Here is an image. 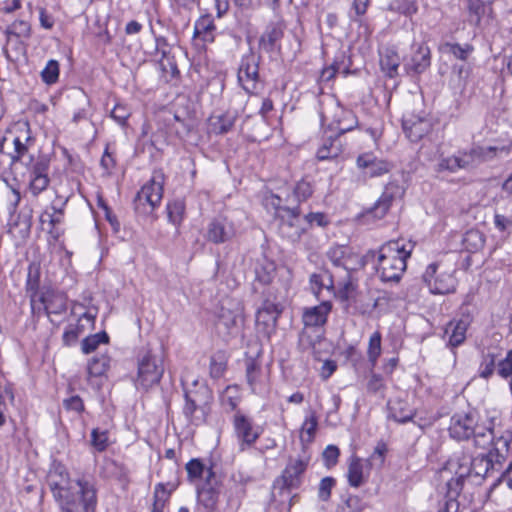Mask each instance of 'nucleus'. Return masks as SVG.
<instances>
[{
	"mask_svg": "<svg viewBox=\"0 0 512 512\" xmlns=\"http://www.w3.org/2000/svg\"><path fill=\"white\" fill-rule=\"evenodd\" d=\"M441 50L445 53L452 54L459 60H466L469 54L472 52L473 47L469 44L460 45L458 43H445L442 45Z\"/></svg>",
	"mask_w": 512,
	"mask_h": 512,
	"instance_id": "46",
	"label": "nucleus"
},
{
	"mask_svg": "<svg viewBox=\"0 0 512 512\" xmlns=\"http://www.w3.org/2000/svg\"><path fill=\"white\" fill-rule=\"evenodd\" d=\"M235 234L233 222L226 217L219 216L208 224L206 236L210 242L221 244L231 240Z\"/></svg>",
	"mask_w": 512,
	"mask_h": 512,
	"instance_id": "13",
	"label": "nucleus"
},
{
	"mask_svg": "<svg viewBox=\"0 0 512 512\" xmlns=\"http://www.w3.org/2000/svg\"><path fill=\"white\" fill-rule=\"evenodd\" d=\"M402 127L406 136L412 142L421 140L432 128L430 119L426 113L421 111L419 113L406 112L403 115Z\"/></svg>",
	"mask_w": 512,
	"mask_h": 512,
	"instance_id": "11",
	"label": "nucleus"
},
{
	"mask_svg": "<svg viewBox=\"0 0 512 512\" xmlns=\"http://www.w3.org/2000/svg\"><path fill=\"white\" fill-rule=\"evenodd\" d=\"M332 304L329 301H323L317 306L306 308L302 315V321L307 327L323 326L331 311Z\"/></svg>",
	"mask_w": 512,
	"mask_h": 512,
	"instance_id": "22",
	"label": "nucleus"
},
{
	"mask_svg": "<svg viewBox=\"0 0 512 512\" xmlns=\"http://www.w3.org/2000/svg\"><path fill=\"white\" fill-rule=\"evenodd\" d=\"M49 162L46 159L37 160L31 167L29 192L33 196H38L41 192L47 189L50 183L48 177Z\"/></svg>",
	"mask_w": 512,
	"mask_h": 512,
	"instance_id": "15",
	"label": "nucleus"
},
{
	"mask_svg": "<svg viewBox=\"0 0 512 512\" xmlns=\"http://www.w3.org/2000/svg\"><path fill=\"white\" fill-rule=\"evenodd\" d=\"M404 194V189L396 182L388 183L379 199L373 207L368 209L364 216L367 219L380 220L385 217L389 211L394 200L401 198Z\"/></svg>",
	"mask_w": 512,
	"mask_h": 512,
	"instance_id": "10",
	"label": "nucleus"
},
{
	"mask_svg": "<svg viewBox=\"0 0 512 512\" xmlns=\"http://www.w3.org/2000/svg\"><path fill=\"white\" fill-rule=\"evenodd\" d=\"M109 363H110L109 358L104 354L93 357L89 361L88 367H87V372H88L89 376H91V377L102 376L109 368Z\"/></svg>",
	"mask_w": 512,
	"mask_h": 512,
	"instance_id": "44",
	"label": "nucleus"
},
{
	"mask_svg": "<svg viewBox=\"0 0 512 512\" xmlns=\"http://www.w3.org/2000/svg\"><path fill=\"white\" fill-rule=\"evenodd\" d=\"M368 503L357 495H348L336 507L335 512H363Z\"/></svg>",
	"mask_w": 512,
	"mask_h": 512,
	"instance_id": "39",
	"label": "nucleus"
},
{
	"mask_svg": "<svg viewBox=\"0 0 512 512\" xmlns=\"http://www.w3.org/2000/svg\"><path fill=\"white\" fill-rule=\"evenodd\" d=\"M131 109L122 103L115 104L112 109L110 116L111 118L120 126L125 127L127 124V120L131 116Z\"/></svg>",
	"mask_w": 512,
	"mask_h": 512,
	"instance_id": "53",
	"label": "nucleus"
},
{
	"mask_svg": "<svg viewBox=\"0 0 512 512\" xmlns=\"http://www.w3.org/2000/svg\"><path fill=\"white\" fill-rule=\"evenodd\" d=\"M335 485V480L332 477H325L319 483L318 497L321 501H328L331 497V491Z\"/></svg>",
	"mask_w": 512,
	"mask_h": 512,
	"instance_id": "57",
	"label": "nucleus"
},
{
	"mask_svg": "<svg viewBox=\"0 0 512 512\" xmlns=\"http://www.w3.org/2000/svg\"><path fill=\"white\" fill-rule=\"evenodd\" d=\"M197 497L198 502L204 505L208 509H212L215 507L218 500V491L217 487H197Z\"/></svg>",
	"mask_w": 512,
	"mask_h": 512,
	"instance_id": "41",
	"label": "nucleus"
},
{
	"mask_svg": "<svg viewBox=\"0 0 512 512\" xmlns=\"http://www.w3.org/2000/svg\"><path fill=\"white\" fill-rule=\"evenodd\" d=\"M91 444L98 452L106 450L109 444L107 432L93 429L91 432Z\"/></svg>",
	"mask_w": 512,
	"mask_h": 512,
	"instance_id": "55",
	"label": "nucleus"
},
{
	"mask_svg": "<svg viewBox=\"0 0 512 512\" xmlns=\"http://www.w3.org/2000/svg\"><path fill=\"white\" fill-rule=\"evenodd\" d=\"M371 0H354L352 10L354 15H350V19L355 22H360L361 17L366 14Z\"/></svg>",
	"mask_w": 512,
	"mask_h": 512,
	"instance_id": "60",
	"label": "nucleus"
},
{
	"mask_svg": "<svg viewBox=\"0 0 512 512\" xmlns=\"http://www.w3.org/2000/svg\"><path fill=\"white\" fill-rule=\"evenodd\" d=\"M42 81L47 85H52L58 81L59 78V63L56 60H49L41 71Z\"/></svg>",
	"mask_w": 512,
	"mask_h": 512,
	"instance_id": "49",
	"label": "nucleus"
},
{
	"mask_svg": "<svg viewBox=\"0 0 512 512\" xmlns=\"http://www.w3.org/2000/svg\"><path fill=\"white\" fill-rule=\"evenodd\" d=\"M436 263L429 264L422 280L432 294L446 295L454 293L457 287V279L453 272L439 271Z\"/></svg>",
	"mask_w": 512,
	"mask_h": 512,
	"instance_id": "7",
	"label": "nucleus"
},
{
	"mask_svg": "<svg viewBox=\"0 0 512 512\" xmlns=\"http://www.w3.org/2000/svg\"><path fill=\"white\" fill-rule=\"evenodd\" d=\"M339 453V449L336 446H327L323 452V458L326 462V465H335L339 457Z\"/></svg>",
	"mask_w": 512,
	"mask_h": 512,
	"instance_id": "64",
	"label": "nucleus"
},
{
	"mask_svg": "<svg viewBox=\"0 0 512 512\" xmlns=\"http://www.w3.org/2000/svg\"><path fill=\"white\" fill-rule=\"evenodd\" d=\"M183 414L188 422L193 425H199L205 420L203 410L196 404L194 400L190 398L187 393L185 394Z\"/></svg>",
	"mask_w": 512,
	"mask_h": 512,
	"instance_id": "34",
	"label": "nucleus"
},
{
	"mask_svg": "<svg viewBox=\"0 0 512 512\" xmlns=\"http://www.w3.org/2000/svg\"><path fill=\"white\" fill-rule=\"evenodd\" d=\"M479 164L507 157L511 145L475 146Z\"/></svg>",
	"mask_w": 512,
	"mask_h": 512,
	"instance_id": "27",
	"label": "nucleus"
},
{
	"mask_svg": "<svg viewBox=\"0 0 512 512\" xmlns=\"http://www.w3.org/2000/svg\"><path fill=\"white\" fill-rule=\"evenodd\" d=\"M499 353L496 350H488L482 354L478 368V375L483 379H489L497 369Z\"/></svg>",
	"mask_w": 512,
	"mask_h": 512,
	"instance_id": "31",
	"label": "nucleus"
},
{
	"mask_svg": "<svg viewBox=\"0 0 512 512\" xmlns=\"http://www.w3.org/2000/svg\"><path fill=\"white\" fill-rule=\"evenodd\" d=\"M11 33L17 36L28 37L30 35V25L24 20H18L12 23Z\"/></svg>",
	"mask_w": 512,
	"mask_h": 512,
	"instance_id": "63",
	"label": "nucleus"
},
{
	"mask_svg": "<svg viewBox=\"0 0 512 512\" xmlns=\"http://www.w3.org/2000/svg\"><path fill=\"white\" fill-rule=\"evenodd\" d=\"M47 483L61 512H96L97 489L92 479L73 480L67 469L57 464L50 469Z\"/></svg>",
	"mask_w": 512,
	"mask_h": 512,
	"instance_id": "1",
	"label": "nucleus"
},
{
	"mask_svg": "<svg viewBox=\"0 0 512 512\" xmlns=\"http://www.w3.org/2000/svg\"><path fill=\"white\" fill-rule=\"evenodd\" d=\"M310 288L315 296H319L323 289L333 288V279L328 272L314 273L310 276Z\"/></svg>",
	"mask_w": 512,
	"mask_h": 512,
	"instance_id": "35",
	"label": "nucleus"
},
{
	"mask_svg": "<svg viewBox=\"0 0 512 512\" xmlns=\"http://www.w3.org/2000/svg\"><path fill=\"white\" fill-rule=\"evenodd\" d=\"M282 312L280 304L266 300L256 313V324L262 326L265 333L273 331L277 325V320Z\"/></svg>",
	"mask_w": 512,
	"mask_h": 512,
	"instance_id": "16",
	"label": "nucleus"
},
{
	"mask_svg": "<svg viewBox=\"0 0 512 512\" xmlns=\"http://www.w3.org/2000/svg\"><path fill=\"white\" fill-rule=\"evenodd\" d=\"M357 166L364 170L365 174L369 177H378L388 173L391 169V164L385 160L378 159L372 153H364L357 158Z\"/></svg>",
	"mask_w": 512,
	"mask_h": 512,
	"instance_id": "20",
	"label": "nucleus"
},
{
	"mask_svg": "<svg viewBox=\"0 0 512 512\" xmlns=\"http://www.w3.org/2000/svg\"><path fill=\"white\" fill-rule=\"evenodd\" d=\"M411 247L404 240L384 243L378 250L376 271L382 282L398 283L407 268Z\"/></svg>",
	"mask_w": 512,
	"mask_h": 512,
	"instance_id": "3",
	"label": "nucleus"
},
{
	"mask_svg": "<svg viewBox=\"0 0 512 512\" xmlns=\"http://www.w3.org/2000/svg\"><path fill=\"white\" fill-rule=\"evenodd\" d=\"M391 12H398L405 16H412L417 13L418 6L414 0H393L387 8Z\"/></svg>",
	"mask_w": 512,
	"mask_h": 512,
	"instance_id": "45",
	"label": "nucleus"
},
{
	"mask_svg": "<svg viewBox=\"0 0 512 512\" xmlns=\"http://www.w3.org/2000/svg\"><path fill=\"white\" fill-rule=\"evenodd\" d=\"M284 28L285 26L281 21L269 24L265 32L260 37V48L266 52H273L277 46V43L282 39L284 35Z\"/></svg>",
	"mask_w": 512,
	"mask_h": 512,
	"instance_id": "23",
	"label": "nucleus"
},
{
	"mask_svg": "<svg viewBox=\"0 0 512 512\" xmlns=\"http://www.w3.org/2000/svg\"><path fill=\"white\" fill-rule=\"evenodd\" d=\"M278 220L279 234L291 242L299 241L307 229L303 219L300 217L298 207L282 210Z\"/></svg>",
	"mask_w": 512,
	"mask_h": 512,
	"instance_id": "9",
	"label": "nucleus"
},
{
	"mask_svg": "<svg viewBox=\"0 0 512 512\" xmlns=\"http://www.w3.org/2000/svg\"><path fill=\"white\" fill-rule=\"evenodd\" d=\"M235 117L230 113L213 116L210 119L211 131L215 134H225L233 127Z\"/></svg>",
	"mask_w": 512,
	"mask_h": 512,
	"instance_id": "37",
	"label": "nucleus"
},
{
	"mask_svg": "<svg viewBox=\"0 0 512 512\" xmlns=\"http://www.w3.org/2000/svg\"><path fill=\"white\" fill-rule=\"evenodd\" d=\"M485 237L483 233L476 229L468 230L462 239L463 247L469 252H477L483 248Z\"/></svg>",
	"mask_w": 512,
	"mask_h": 512,
	"instance_id": "36",
	"label": "nucleus"
},
{
	"mask_svg": "<svg viewBox=\"0 0 512 512\" xmlns=\"http://www.w3.org/2000/svg\"><path fill=\"white\" fill-rule=\"evenodd\" d=\"M185 212V204L182 200H174L167 205L168 219L173 225H180Z\"/></svg>",
	"mask_w": 512,
	"mask_h": 512,
	"instance_id": "47",
	"label": "nucleus"
},
{
	"mask_svg": "<svg viewBox=\"0 0 512 512\" xmlns=\"http://www.w3.org/2000/svg\"><path fill=\"white\" fill-rule=\"evenodd\" d=\"M381 354V335L379 332H374L369 339L367 355L372 366H375Z\"/></svg>",
	"mask_w": 512,
	"mask_h": 512,
	"instance_id": "50",
	"label": "nucleus"
},
{
	"mask_svg": "<svg viewBox=\"0 0 512 512\" xmlns=\"http://www.w3.org/2000/svg\"><path fill=\"white\" fill-rule=\"evenodd\" d=\"M496 372L505 380L512 377V349L507 351L504 358H498Z\"/></svg>",
	"mask_w": 512,
	"mask_h": 512,
	"instance_id": "52",
	"label": "nucleus"
},
{
	"mask_svg": "<svg viewBox=\"0 0 512 512\" xmlns=\"http://www.w3.org/2000/svg\"><path fill=\"white\" fill-rule=\"evenodd\" d=\"M40 305H43L44 310L50 321L54 322L53 316H61L67 310V298L63 293L47 292L39 298Z\"/></svg>",
	"mask_w": 512,
	"mask_h": 512,
	"instance_id": "19",
	"label": "nucleus"
},
{
	"mask_svg": "<svg viewBox=\"0 0 512 512\" xmlns=\"http://www.w3.org/2000/svg\"><path fill=\"white\" fill-rule=\"evenodd\" d=\"M12 143L13 151L8 152L12 163L23 161L28 153L29 147L34 143L28 124H22L19 127L18 134L14 136Z\"/></svg>",
	"mask_w": 512,
	"mask_h": 512,
	"instance_id": "18",
	"label": "nucleus"
},
{
	"mask_svg": "<svg viewBox=\"0 0 512 512\" xmlns=\"http://www.w3.org/2000/svg\"><path fill=\"white\" fill-rule=\"evenodd\" d=\"M164 374L163 357L161 354L147 350L138 356L136 386L149 389L157 385Z\"/></svg>",
	"mask_w": 512,
	"mask_h": 512,
	"instance_id": "5",
	"label": "nucleus"
},
{
	"mask_svg": "<svg viewBox=\"0 0 512 512\" xmlns=\"http://www.w3.org/2000/svg\"><path fill=\"white\" fill-rule=\"evenodd\" d=\"M246 378L253 393H260L262 391L261 368L252 360L247 362Z\"/></svg>",
	"mask_w": 512,
	"mask_h": 512,
	"instance_id": "38",
	"label": "nucleus"
},
{
	"mask_svg": "<svg viewBox=\"0 0 512 512\" xmlns=\"http://www.w3.org/2000/svg\"><path fill=\"white\" fill-rule=\"evenodd\" d=\"M95 317L89 313H83L77 320L76 323H69L66 327L62 340L64 345L71 346L75 344L79 336L85 331V325L83 321H86L88 325H93Z\"/></svg>",
	"mask_w": 512,
	"mask_h": 512,
	"instance_id": "24",
	"label": "nucleus"
},
{
	"mask_svg": "<svg viewBox=\"0 0 512 512\" xmlns=\"http://www.w3.org/2000/svg\"><path fill=\"white\" fill-rule=\"evenodd\" d=\"M348 482L352 487H360L364 483V465L359 458H352L347 472Z\"/></svg>",
	"mask_w": 512,
	"mask_h": 512,
	"instance_id": "40",
	"label": "nucleus"
},
{
	"mask_svg": "<svg viewBox=\"0 0 512 512\" xmlns=\"http://www.w3.org/2000/svg\"><path fill=\"white\" fill-rule=\"evenodd\" d=\"M63 406L67 410L75 411L78 413H81L84 411V403L78 395L71 396L70 398L65 399L63 401Z\"/></svg>",
	"mask_w": 512,
	"mask_h": 512,
	"instance_id": "62",
	"label": "nucleus"
},
{
	"mask_svg": "<svg viewBox=\"0 0 512 512\" xmlns=\"http://www.w3.org/2000/svg\"><path fill=\"white\" fill-rule=\"evenodd\" d=\"M264 205L267 208H272L275 210V215L277 219L280 218L282 210L289 209L288 207L282 205L281 197L275 194H270L266 196L264 199Z\"/></svg>",
	"mask_w": 512,
	"mask_h": 512,
	"instance_id": "61",
	"label": "nucleus"
},
{
	"mask_svg": "<svg viewBox=\"0 0 512 512\" xmlns=\"http://www.w3.org/2000/svg\"><path fill=\"white\" fill-rule=\"evenodd\" d=\"M487 449H489L487 455H479L475 458L471 457V466L469 467L470 476L479 477L481 479L484 478L490 470L494 469L495 463L500 464L508 453L507 451L503 456L498 455L494 449V445H490Z\"/></svg>",
	"mask_w": 512,
	"mask_h": 512,
	"instance_id": "14",
	"label": "nucleus"
},
{
	"mask_svg": "<svg viewBox=\"0 0 512 512\" xmlns=\"http://www.w3.org/2000/svg\"><path fill=\"white\" fill-rule=\"evenodd\" d=\"M241 322L242 316L239 312L231 311L222 307L218 317L217 327L219 330L224 328L226 330V334L230 335L238 329Z\"/></svg>",
	"mask_w": 512,
	"mask_h": 512,
	"instance_id": "30",
	"label": "nucleus"
},
{
	"mask_svg": "<svg viewBox=\"0 0 512 512\" xmlns=\"http://www.w3.org/2000/svg\"><path fill=\"white\" fill-rule=\"evenodd\" d=\"M458 170H460V164L457 155L443 157L439 160L438 171H449L454 173Z\"/></svg>",
	"mask_w": 512,
	"mask_h": 512,
	"instance_id": "59",
	"label": "nucleus"
},
{
	"mask_svg": "<svg viewBox=\"0 0 512 512\" xmlns=\"http://www.w3.org/2000/svg\"><path fill=\"white\" fill-rule=\"evenodd\" d=\"M380 65L389 77H394L400 65V58L396 52L386 51L385 54L381 55Z\"/></svg>",
	"mask_w": 512,
	"mask_h": 512,
	"instance_id": "42",
	"label": "nucleus"
},
{
	"mask_svg": "<svg viewBox=\"0 0 512 512\" xmlns=\"http://www.w3.org/2000/svg\"><path fill=\"white\" fill-rule=\"evenodd\" d=\"M109 340L108 335L105 332L96 333L92 336L86 337L81 343L82 352L89 354L97 349L99 344L107 343Z\"/></svg>",
	"mask_w": 512,
	"mask_h": 512,
	"instance_id": "48",
	"label": "nucleus"
},
{
	"mask_svg": "<svg viewBox=\"0 0 512 512\" xmlns=\"http://www.w3.org/2000/svg\"><path fill=\"white\" fill-rule=\"evenodd\" d=\"M358 125L355 114L343 107H337L334 113V119L329 124L331 130L336 132V136H340L346 132L353 130Z\"/></svg>",
	"mask_w": 512,
	"mask_h": 512,
	"instance_id": "21",
	"label": "nucleus"
},
{
	"mask_svg": "<svg viewBox=\"0 0 512 512\" xmlns=\"http://www.w3.org/2000/svg\"><path fill=\"white\" fill-rule=\"evenodd\" d=\"M216 27L211 15H202L194 25V38H200L203 42L211 43L214 41V31Z\"/></svg>",
	"mask_w": 512,
	"mask_h": 512,
	"instance_id": "28",
	"label": "nucleus"
},
{
	"mask_svg": "<svg viewBox=\"0 0 512 512\" xmlns=\"http://www.w3.org/2000/svg\"><path fill=\"white\" fill-rule=\"evenodd\" d=\"M276 274V266L273 262L263 261L255 268L256 279L262 284H269L272 282Z\"/></svg>",
	"mask_w": 512,
	"mask_h": 512,
	"instance_id": "43",
	"label": "nucleus"
},
{
	"mask_svg": "<svg viewBox=\"0 0 512 512\" xmlns=\"http://www.w3.org/2000/svg\"><path fill=\"white\" fill-rule=\"evenodd\" d=\"M175 490V485L173 483H158L155 486L154 490V499L166 503L169 499L171 493Z\"/></svg>",
	"mask_w": 512,
	"mask_h": 512,
	"instance_id": "58",
	"label": "nucleus"
},
{
	"mask_svg": "<svg viewBox=\"0 0 512 512\" xmlns=\"http://www.w3.org/2000/svg\"><path fill=\"white\" fill-rule=\"evenodd\" d=\"M318 428V417L316 412L310 409L301 425L300 440L310 443L314 440Z\"/></svg>",
	"mask_w": 512,
	"mask_h": 512,
	"instance_id": "32",
	"label": "nucleus"
},
{
	"mask_svg": "<svg viewBox=\"0 0 512 512\" xmlns=\"http://www.w3.org/2000/svg\"><path fill=\"white\" fill-rule=\"evenodd\" d=\"M206 466L199 459H191L186 464V471L191 482L199 480L203 477Z\"/></svg>",
	"mask_w": 512,
	"mask_h": 512,
	"instance_id": "54",
	"label": "nucleus"
},
{
	"mask_svg": "<svg viewBox=\"0 0 512 512\" xmlns=\"http://www.w3.org/2000/svg\"><path fill=\"white\" fill-rule=\"evenodd\" d=\"M232 425L239 450L242 452L253 447L262 433V429L240 410L235 411L232 417Z\"/></svg>",
	"mask_w": 512,
	"mask_h": 512,
	"instance_id": "8",
	"label": "nucleus"
},
{
	"mask_svg": "<svg viewBox=\"0 0 512 512\" xmlns=\"http://www.w3.org/2000/svg\"><path fill=\"white\" fill-rule=\"evenodd\" d=\"M163 184V173L160 171H155L150 181L145 184L136 195V210H142L144 213L152 212L162 200Z\"/></svg>",
	"mask_w": 512,
	"mask_h": 512,
	"instance_id": "6",
	"label": "nucleus"
},
{
	"mask_svg": "<svg viewBox=\"0 0 512 512\" xmlns=\"http://www.w3.org/2000/svg\"><path fill=\"white\" fill-rule=\"evenodd\" d=\"M312 186L309 182L301 180L297 182L293 190V195L298 202L305 201L312 195Z\"/></svg>",
	"mask_w": 512,
	"mask_h": 512,
	"instance_id": "56",
	"label": "nucleus"
},
{
	"mask_svg": "<svg viewBox=\"0 0 512 512\" xmlns=\"http://www.w3.org/2000/svg\"><path fill=\"white\" fill-rule=\"evenodd\" d=\"M389 417L399 423H406L412 420L414 416V410L409 404L401 399H392L387 403Z\"/></svg>",
	"mask_w": 512,
	"mask_h": 512,
	"instance_id": "25",
	"label": "nucleus"
},
{
	"mask_svg": "<svg viewBox=\"0 0 512 512\" xmlns=\"http://www.w3.org/2000/svg\"><path fill=\"white\" fill-rule=\"evenodd\" d=\"M341 144L338 136H329L324 140L322 146L317 151V158L320 161L336 158L341 153Z\"/></svg>",
	"mask_w": 512,
	"mask_h": 512,
	"instance_id": "33",
	"label": "nucleus"
},
{
	"mask_svg": "<svg viewBox=\"0 0 512 512\" xmlns=\"http://www.w3.org/2000/svg\"><path fill=\"white\" fill-rule=\"evenodd\" d=\"M470 466L471 456L465 452L455 453L449 458L441 471L443 478L451 476L445 485L447 496L459 497L465 479L470 476Z\"/></svg>",
	"mask_w": 512,
	"mask_h": 512,
	"instance_id": "4",
	"label": "nucleus"
},
{
	"mask_svg": "<svg viewBox=\"0 0 512 512\" xmlns=\"http://www.w3.org/2000/svg\"><path fill=\"white\" fill-rule=\"evenodd\" d=\"M449 435L458 441L473 437L476 447L485 449L494 445L496 453L503 456L509 448V440L496 427H483L478 425V414L475 411L457 412L450 419Z\"/></svg>",
	"mask_w": 512,
	"mask_h": 512,
	"instance_id": "2",
	"label": "nucleus"
},
{
	"mask_svg": "<svg viewBox=\"0 0 512 512\" xmlns=\"http://www.w3.org/2000/svg\"><path fill=\"white\" fill-rule=\"evenodd\" d=\"M456 155L459 160L460 169H470L479 165L475 146L469 151H459Z\"/></svg>",
	"mask_w": 512,
	"mask_h": 512,
	"instance_id": "51",
	"label": "nucleus"
},
{
	"mask_svg": "<svg viewBox=\"0 0 512 512\" xmlns=\"http://www.w3.org/2000/svg\"><path fill=\"white\" fill-rule=\"evenodd\" d=\"M467 328V320L460 319L449 322L445 329V333L449 337V344L453 347H457L462 344L466 338Z\"/></svg>",
	"mask_w": 512,
	"mask_h": 512,
	"instance_id": "29",
	"label": "nucleus"
},
{
	"mask_svg": "<svg viewBox=\"0 0 512 512\" xmlns=\"http://www.w3.org/2000/svg\"><path fill=\"white\" fill-rule=\"evenodd\" d=\"M238 82L247 93H253L259 79V66L257 57L250 53L241 59L237 74Z\"/></svg>",
	"mask_w": 512,
	"mask_h": 512,
	"instance_id": "12",
	"label": "nucleus"
},
{
	"mask_svg": "<svg viewBox=\"0 0 512 512\" xmlns=\"http://www.w3.org/2000/svg\"><path fill=\"white\" fill-rule=\"evenodd\" d=\"M307 462L303 459H292L283 471L282 478L284 485L288 488H295L299 484L300 475L306 470Z\"/></svg>",
	"mask_w": 512,
	"mask_h": 512,
	"instance_id": "26",
	"label": "nucleus"
},
{
	"mask_svg": "<svg viewBox=\"0 0 512 512\" xmlns=\"http://www.w3.org/2000/svg\"><path fill=\"white\" fill-rule=\"evenodd\" d=\"M412 55L406 59L405 69L411 74H421L431 64L430 49L425 44L413 45Z\"/></svg>",
	"mask_w": 512,
	"mask_h": 512,
	"instance_id": "17",
	"label": "nucleus"
}]
</instances>
